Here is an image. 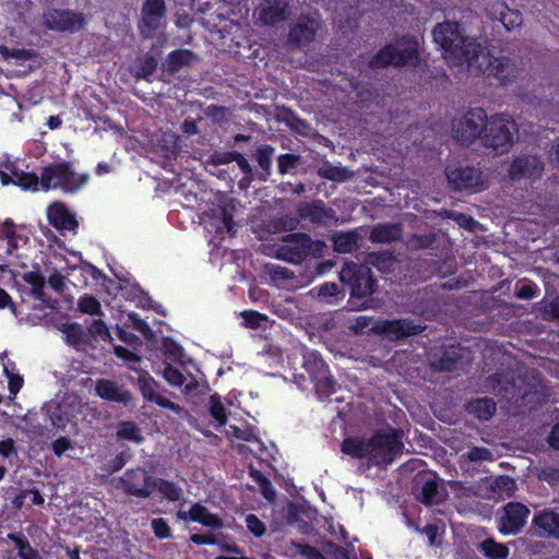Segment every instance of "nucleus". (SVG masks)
Wrapping results in <instances>:
<instances>
[{
    "label": "nucleus",
    "mask_w": 559,
    "mask_h": 559,
    "mask_svg": "<svg viewBox=\"0 0 559 559\" xmlns=\"http://www.w3.org/2000/svg\"><path fill=\"white\" fill-rule=\"evenodd\" d=\"M340 280L350 287L352 296L355 297L371 295L376 289L370 269L362 264L346 262L340 272Z\"/></svg>",
    "instance_id": "nucleus-9"
},
{
    "label": "nucleus",
    "mask_w": 559,
    "mask_h": 559,
    "mask_svg": "<svg viewBox=\"0 0 559 559\" xmlns=\"http://www.w3.org/2000/svg\"><path fill=\"white\" fill-rule=\"evenodd\" d=\"M0 238L7 240L9 252L17 247L14 223L10 218L0 223Z\"/></svg>",
    "instance_id": "nucleus-42"
},
{
    "label": "nucleus",
    "mask_w": 559,
    "mask_h": 559,
    "mask_svg": "<svg viewBox=\"0 0 559 559\" xmlns=\"http://www.w3.org/2000/svg\"><path fill=\"white\" fill-rule=\"evenodd\" d=\"M403 443L395 430L377 432L369 440L345 439L342 451L357 459H367L373 465L390 464L401 453Z\"/></svg>",
    "instance_id": "nucleus-3"
},
{
    "label": "nucleus",
    "mask_w": 559,
    "mask_h": 559,
    "mask_svg": "<svg viewBox=\"0 0 559 559\" xmlns=\"http://www.w3.org/2000/svg\"><path fill=\"white\" fill-rule=\"evenodd\" d=\"M319 27L320 22L317 16L302 15L292 27L288 35V41L296 46L307 45L313 39Z\"/></svg>",
    "instance_id": "nucleus-18"
},
{
    "label": "nucleus",
    "mask_w": 559,
    "mask_h": 559,
    "mask_svg": "<svg viewBox=\"0 0 559 559\" xmlns=\"http://www.w3.org/2000/svg\"><path fill=\"white\" fill-rule=\"evenodd\" d=\"M116 487L127 495L147 498L154 491V477L143 468L128 469L117 479Z\"/></svg>",
    "instance_id": "nucleus-11"
},
{
    "label": "nucleus",
    "mask_w": 559,
    "mask_h": 559,
    "mask_svg": "<svg viewBox=\"0 0 559 559\" xmlns=\"http://www.w3.org/2000/svg\"><path fill=\"white\" fill-rule=\"evenodd\" d=\"M540 311L545 319L559 320V297L551 301L543 300L540 302Z\"/></svg>",
    "instance_id": "nucleus-51"
},
{
    "label": "nucleus",
    "mask_w": 559,
    "mask_h": 559,
    "mask_svg": "<svg viewBox=\"0 0 559 559\" xmlns=\"http://www.w3.org/2000/svg\"><path fill=\"white\" fill-rule=\"evenodd\" d=\"M516 132V123L511 117L495 115L488 120L481 108L469 110L453 126L456 142L467 145L483 134L485 145L500 152L511 146Z\"/></svg>",
    "instance_id": "nucleus-2"
},
{
    "label": "nucleus",
    "mask_w": 559,
    "mask_h": 559,
    "mask_svg": "<svg viewBox=\"0 0 559 559\" xmlns=\"http://www.w3.org/2000/svg\"><path fill=\"white\" fill-rule=\"evenodd\" d=\"M151 526L155 536L159 539L168 538L171 535L168 523L162 518L153 519Z\"/></svg>",
    "instance_id": "nucleus-53"
},
{
    "label": "nucleus",
    "mask_w": 559,
    "mask_h": 559,
    "mask_svg": "<svg viewBox=\"0 0 559 559\" xmlns=\"http://www.w3.org/2000/svg\"><path fill=\"white\" fill-rule=\"evenodd\" d=\"M45 25L55 31H79L84 24L83 17L68 10H49L44 14Z\"/></svg>",
    "instance_id": "nucleus-15"
},
{
    "label": "nucleus",
    "mask_w": 559,
    "mask_h": 559,
    "mask_svg": "<svg viewBox=\"0 0 559 559\" xmlns=\"http://www.w3.org/2000/svg\"><path fill=\"white\" fill-rule=\"evenodd\" d=\"M419 488L418 499L426 504L439 503L443 499V493L439 489V484L435 475H423L417 480Z\"/></svg>",
    "instance_id": "nucleus-23"
},
{
    "label": "nucleus",
    "mask_w": 559,
    "mask_h": 559,
    "mask_svg": "<svg viewBox=\"0 0 559 559\" xmlns=\"http://www.w3.org/2000/svg\"><path fill=\"white\" fill-rule=\"evenodd\" d=\"M157 67V60L153 56H144L134 62V73L138 78H147Z\"/></svg>",
    "instance_id": "nucleus-41"
},
{
    "label": "nucleus",
    "mask_w": 559,
    "mask_h": 559,
    "mask_svg": "<svg viewBox=\"0 0 559 559\" xmlns=\"http://www.w3.org/2000/svg\"><path fill=\"white\" fill-rule=\"evenodd\" d=\"M163 377L173 386H181L185 381L183 374L170 365L165 366Z\"/></svg>",
    "instance_id": "nucleus-49"
},
{
    "label": "nucleus",
    "mask_w": 559,
    "mask_h": 559,
    "mask_svg": "<svg viewBox=\"0 0 559 559\" xmlns=\"http://www.w3.org/2000/svg\"><path fill=\"white\" fill-rule=\"evenodd\" d=\"M467 457L469 461H492V453L486 448L475 447L467 452Z\"/></svg>",
    "instance_id": "nucleus-55"
},
{
    "label": "nucleus",
    "mask_w": 559,
    "mask_h": 559,
    "mask_svg": "<svg viewBox=\"0 0 559 559\" xmlns=\"http://www.w3.org/2000/svg\"><path fill=\"white\" fill-rule=\"evenodd\" d=\"M15 453L14 441L7 439L0 441V481L4 478L7 468L5 463L8 459Z\"/></svg>",
    "instance_id": "nucleus-44"
},
{
    "label": "nucleus",
    "mask_w": 559,
    "mask_h": 559,
    "mask_svg": "<svg viewBox=\"0 0 559 559\" xmlns=\"http://www.w3.org/2000/svg\"><path fill=\"white\" fill-rule=\"evenodd\" d=\"M87 174L75 173L69 163L61 162L46 166L40 173V189L74 193L87 183Z\"/></svg>",
    "instance_id": "nucleus-4"
},
{
    "label": "nucleus",
    "mask_w": 559,
    "mask_h": 559,
    "mask_svg": "<svg viewBox=\"0 0 559 559\" xmlns=\"http://www.w3.org/2000/svg\"><path fill=\"white\" fill-rule=\"evenodd\" d=\"M227 435L233 438L251 442L253 447L250 449V451L257 455H262L264 445L262 441L257 437V432L253 428H240L237 426H229Z\"/></svg>",
    "instance_id": "nucleus-27"
},
{
    "label": "nucleus",
    "mask_w": 559,
    "mask_h": 559,
    "mask_svg": "<svg viewBox=\"0 0 559 559\" xmlns=\"http://www.w3.org/2000/svg\"><path fill=\"white\" fill-rule=\"evenodd\" d=\"M209 411L212 418L217 423V426L222 427L226 424L227 405L219 395H211L209 400Z\"/></svg>",
    "instance_id": "nucleus-36"
},
{
    "label": "nucleus",
    "mask_w": 559,
    "mask_h": 559,
    "mask_svg": "<svg viewBox=\"0 0 559 559\" xmlns=\"http://www.w3.org/2000/svg\"><path fill=\"white\" fill-rule=\"evenodd\" d=\"M534 524L546 534L559 537V514L554 511H542L534 516Z\"/></svg>",
    "instance_id": "nucleus-30"
},
{
    "label": "nucleus",
    "mask_w": 559,
    "mask_h": 559,
    "mask_svg": "<svg viewBox=\"0 0 559 559\" xmlns=\"http://www.w3.org/2000/svg\"><path fill=\"white\" fill-rule=\"evenodd\" d=\"M8 538L14 543L20 559H43L39 551L31 546L24 535L10 533Z\"/></svg>",
    "instance_id": "nucleus-34"
},
{
    "label": "nucleus",
    "mask_w": 559,
    "mask_h": 559,
    "mask_svg": "<svg viewBox=\"0 0 559 559\" xmlns=\"http://www.w3.org/2000/svg\"><path fill=\"white\" fill-rule=\"evenodd\" d=\"M148 12L156 13L158 15H164V0H146L143 7Z\"/></svg>",
    "instance_id": "nucleus-62"
},
{
    "label": "nucleus",
    "mask_w": 559,
    "mask_h": 559,
    "mask_svg": "<svg viewBox=\"0 0 559 559\" xmlns=\"http://www.w3.org/2000/svg\"><path fill=\"white\" fill-rule=\"evenodd\" d=\"M326 245L321 240H312L306 234H290L283 238L276 249V258L290 263H300L306 257H321Z\"/></svg>",
    "instance_id": "nucleus-5"
},
{
    "label": "nucleus",
    "mask_w": 559,
    "mask_h": 559,
    "mask_svg": "<svg viewBox=\"0 0 559 559\" xmlns=\"http://www.w3.org/2000/svg\"><path fill=\"white\" fill-rule=\"evenodd\" d=\"M451 217L461 226L466 229L473 230L477 225V222L473 219L471 216H467L462 213H453Z\"/></svg>",
    "instance_id": "nucleus-58"
},
{
    "label": "nucleus",
    "mask_w": 559,
    "mask_h": 559,
    "mask_svg": "<svg viewBox=\"0 0 559 559\" xmlns=\"http://www.w3.org/2000/svg\"><path fill=\"white\" fill-rule=\"evenodd\" d=\"M61 331L69 345L79 347L85 343L86 335L79 323L64 324Z\"/></svg>",
    "instance_id": "nucleus-38"
},
{
    "label": "nucleus",
    "mask_w": 559,
    "mask_h": 559,
    "mask_svg": "<svg viewBox=\"0 0 559 559\" xmlns=\"http://www.w3.org/2000/svg\"><path fill=\"white\" fill-rule=\"evenodd\" d=\"M299 160L298 156L290 154H283L278 157V170L281 174L292 173Z\"/></svg>",
    "instance_id": "nucleus-52"
},
{
    "label": "nucleus",
    "mask_w": 559,
    "mask_h": 559,
    "mask_svg": "<svg viewBox=\"0 0 559 559\" xmlns=\"http://www.w3.org/2000/svg\"><path fill=\"white\" fill-rule=\"evenodd\" d=\"M156 150L163 155L168 156L174 154L177 147V136L173 132H164L162 139L157 140Z\"/></svg>",
    "instance_id": "nucleus-45"
},
{
    "label": "nucleus",
    "mask_w": 559,
    "mask_h": 559,
    "mask_svg": "<svg viewBox=\"0 0 559 559\" xmlns=\"http://www.w3.org/2000/svg\"><path fill=\"white\" fill-rule=\"evenodd\" d=\"M177 518L182 521L198 522L204 526L218 528L222 521L218 516L210 513L203 506L195 503L189 510L180 509Z\"/></svg>",
    "instance_id": "nucleus-21"
},
{
    "label": "nucleus",
    "mask_w": 559,
    "mask_h": 559,
    "mask_svg": "<svg viewBox=\"0 0 559 559\" xmlns=\"http://www.w3.org/2000/svg\"><path fill=\"white\" fill-rule=\"evenodd\" d=\"M0 360L3 367V373L5 374L8 379V386L10 394L12 396H15L17 392L23 386V378L20 376V373L15 369V364L9 359H7V354L2 353L0 356Z\"/></svg>",
    "instance_id": "nucleus-29"
},
{
    "label": "nucleus",
    "mask_w": 559,
    "mask_h": 559,
    "mask_svg": "<svg viewBox=\"0 0 559 559\" xmlns=\"http://www.w3.org/2000/svg\"><path fill=\"white\" fill-rule=\"evenodd\" d=\"M335 251L350 253L358 247V234L356 231L336 233L332 237Z\"/></svg>",
    "instance_id": "nucleus-33"
},
{
    "label": "nucleus",
    "mask_w": 559,
    "mask_h": 559,
    "mask_svg": "<svg viewBox=\"0 0 559 559\" xmlns=\"http://www.w3.org/2000/svg\"><path fill=\"white\" fill-rule=\"evenodd\" d=\"M544 164L536 156L518 157L510 167V178L516 179H537L542 176Z\"/></svg>",
    "instance_id": "nucleus-19"
},
{
    "label": "nucleus",
    "mask_w": 559,
    "mask_h": 559,
    "mask_svg": "<svg viewBox=\"0 0 559 559\" xmlns=\"http://www.w3.org/2000/svg\"><path fill=\"white\" fill-rule=\"evenodd\" d=\"M84 404L82 399L73 393H67L61 399L48 402L44 409L51 425L56 428L63 429L82 413Z\"/></svg>",
    "instance_id": "nucleus-7"
},
{
    "label": "nucleus",
    "mask_w": 559,
    "mask_h": 559,
    "mask_svg": "<svg viewBox=\"0 0 559 559\" xmlns=\"http://www.w3.org/2000/svg\"><path fill=\"white\" fill-rule=\"evenodd\" d=\"M138 383L139 389L146 401L155 403L158 406L170 409L177 414L181 412V407L179 405L173 403L160 393L159 384L147 372L144 371L139 376Z\"/></svg>",
    "instance_id": "nucleus-17"
},
{
    "label": "nucleus",
    "mask_w": 559,
    "mask_h": 559,
    "mask_svg": "<svg viewBox=\"0 0 559 559\" xmlns=\"http://www.w3.org/2000/svg\"><path fill=\"white\" fill-rule=\"evenodd\" d=\"M376 330L390 340H399L417 334L421 328L408 320H388L378 322Z\"/></svg>",
    "instance_id": "nucleus-20"
},
{
    "label": "nucleus",
    "mask_w": 559,
    "mask_h": 559,
    "mask_svg": "<svg viewBox=\"0 0 559 559\" xmlns=\"http://www.w3.org/2000/svg\"><path fill=\"white\" fill-rule=\"evenodd\" d=\"M419 43L415 38L403 37L395 44H390L380 50L370 61L372 69L389 64H414L417 60Z\"/></svg>",
    "instance_id": "nucleus-6"
},
{
    "label": "nucleus",
    "mask_w": 559,
    "mask_h": 559,
    "mask_svg": "<svg viewBox=\"0 0 559 559\" xmlns=\"http://www.w3.org/2000/svg\"><path fill=\"white\" fill-rule=\"evenodd\" d=\"M95 389L97 395L104 400L124 404L131 400L128 391L122 390L116 382L109 380H98Z\"/></svg>",
    "instance_id": "nucleus-26"
},
{
    "label": "nucleus",
    "mask_w": 559,
    "mask_h": 559,
    "mask_svg": "<svg viewBox=\"0 0 559 559\" xmlns=\"http://www.w3.org/2000/svg\"><path fill=\"white\" fill-rule=\"evenodd\" d=\"M243 324L247 328L257 329L261 328L264 322L267 321V317L257 311H243L241 312Z\"/></svg>",
    "instance_id": "nucleus-48"
},
{
    "label": "nucleus",
    "mask_w": 559,
    "mask_h": 559,
    "mask_svg": "<svg viewBox=\"0 0 559 559\" xmlns=\"http://www.w3.org/2000/svg\"><path fill=\"white\" fill-rule=\"evenodd\" d=\"M162 17L163 15L152 13L151 11L148 12L143 8V17L141 26L142 34L146 37L151 36V33L159 26Z\"/></svg>",
    "instance_id": "nucleus-43"
},
{
    "label": "nucleus",
    "mask_w": 559,
    "mask_h": 559,
    "mask_svg": "<svg viewBox=\"0 0 559 559\" xmlns=\"http://www.w3.org/2000/svg\"><path fill=\"white\" fill-rule=\"evenodd\" d=\"M297 551L306 559H328L325 555L308 545L298 544Z\"/></svg>",
    "instance_id": "nucleus-56"
},
{
    "label": "nucleus",
    "mask_w": 559,
    "mask_h": 559,
    "mask_svg": "<svg viewBox=\"0 0 559 559\" xmlns=\"http://www.w3.org/2000/svg\"><path fill=\"white\" fill-rule=\"evenodd\" d=\"M401 235L400 224H379L372 228L370 239L373 242H391L399 239Z\"/></svg>",
    "instance_id": "nucleus-28"
},
{
    "label": "nucleus",
    "mask_w": 559,
    "mask_h": 559,
    "mask_svg": "<svg viewBox=\"0 0 559 559\" xmlns=\"http://www.w3.org/2000/svg\"><path fill=\"white\" fill-rule=\"evenodd\" d=\"M304 367L314 383L317 394L323 399L335 391V381L329 373V368L318 352H304Z\"/></svg>",
    "instance_id": "nucleus-8"
},
{
    "label": "nucleus",
    "mask_w": 559,
    "mask_h": 559,
    "mask_svg": "<svg viewBox=\"0 0 559 559\" xmlns=\"http://www.w3.org/2000/svg\"><path fill=\"white\" fill-rule=\"evenodd\" d=\"M90 332L93 335H98L104 338L109 337V333L107 330L106 324L100 320H94L93 323L90 326Z\"/></svg>",
    "instance_id": "nucleus-61"
},
{
    "label": "nucleus",
    "mask_w": 559,
    "mask_h": 559,
    "mask_svg": "<svg viewBox=\"0 0 559 559\" xmlns=\"http://www.w3.org/2000/svg\"><path fill=\"white\" fill-rule=\"evenodd\" d=\"M537 292V286L530 281H520L516 284L515 295L520 299H532Z\"/></svg>",
    "instance_id": "nucleus-50"
},
{
    "label": "nucleus",
    "mask_w": 559,
    "mask_h": 559,
    "mask_svg": "<svg viewBox=\"0 0 559 559\" xmlns=\"http://www.w3.org/2000/svg\"><path fill=\"white\" fill-rule=\"evenodd\" d=\"M325 556L328 559H348L347 551L334 544H328L325 547Z\"/></svg>",
    "instance_id": "nucleus-57"
},
{
    "label": "nucleus",
    "mask_w": 559,
    "mask_h": 559,
    "mask_svg": "<svg viewBox=\"0 0 559 559\" xmlns=\"http://www.w3.org/2000/svg\"><path fill=\"white\" fill-rule=\"evenodd\" d=\"M194 56L189 50H177L169 53L167 64L170 71H178L182 66L189 64Z\"/></svg>",
    "instance_id": "nucleus-40"
},
{
    "label": "nucleus",
    "mask_w": 559,
    "mask_h": 559,
    "mask_svg": "<svg viewBox=\"0 0 559 559\" xmlns=\"http://www.w3.org/2000/svg\"><path fill=\"white\" fill-rule=\"evenodd\" d=\"M466 409L469 414L475 415L480 420H488L496 412V404L491 399H477L471 401Z\"/></svg>",
    "instance_id": "nucleus-32"
},
{
    "label": "nucleus",
    "mask_w": 559,
    "mask_h": 559,
    "mask_svg": "<svg viewBox=\"0 0 559 559\" xmlns=\"http://www.w3.org/2000/svg\"><path fill=\"white\" fill-rule=\"evenodd\" d=\"M52 451L57 456H61L67 450L71 448L69 438L61 437L52 442Z\"/></svg>",
    "instance_id": "nucleus-59"
},
{
    "label": "nucleus",
    "mask_w": 559,
    "mask_h": 559,
    "mask_svg": "<svg viewBox=\"0 0 559 559\" xmlns=\"http://www.w3.org/2000/svg\"><path fill=\"white\" fill-rule=\"evenodd\" d=\"M254 14L262 24L274 26L286 21L290 16V11L285 0H263Z\"/></svg>",
    "instance_id": "nucleus-16"
},
{
    "label": "nucleus",
    "mask_w": 559,
    "mask_h": 559,
    "mask_svg": "<svg viewBox=\"0 0 559 559\" xmlns=\"http://www.w3.org/2000/svg\"><path fill=\"white\" fill-rule=\"evenodd\" d=\"M445 176L450 186L457 191L479 192L486 188L483 174L474 167L448 166Z\"/></svg>",
    "instance_id": "nucleus-10"
},
{
    "label": "nucleus",
    "mask_w": 559,
    "mask_h": 559,
    "mask_svg": "<svg viewBox=\"0 0 559 559\" xmlns=\"http://www.w3.org/2000/svg\"><path fill=\"white\" fill-rule=\"evenodd\" d=\"M298 215L311 223H325L334 217V212L324 206L322 201L302 202L297 207Z\"/></svg>",
    "instance_id": "nucleus-22"
},
{
    "label": "nucleus",
    "mask_w": 559,
    "mask_h": 559,
    "mask_svg": "<svg viewBox=\"0 0 559 559\" xmlns=\"http://www.w3.org/2000/svg\"><path fill=\"white\" fill-rule=\"evenodd\" d=\"M48 284L55 290L60 292L64 287V277L60 273L55 272L49 276Z\"/></svg>",
    "instance_id": "nucleus-64"
},
{
    "label": "nucleus",
    "mask_w": 559,
    "mask_h": 559,
    "mask_svg": "<svg viewBox=\"0 0 559 559\" xmlns=\"http://www.w3.org/2000/svg\"><path fill=\"white\" fill-rule=\"evenodd\" d=\"M274 153V148L270 145H262L257 150L255 158L259 166L269 171L271 167V157Z\"/></svg>",
    "instance_id": "nucleus-47"
},
{
    "label": "nucleus",
    "mask_w": 559,
    "mask_h": 559,
    "mask_svg": "<svg viewBox=\"0 0 559 559\" xmlns=\"http://www.w3.org/2000/svg\"><path fill=\"white\" fill-rule=\"evenodd\" d=\"M479 550L488 559H504L509 556L507 545L497 543L492 538H487L479 544Z\"/></svg>",
    "instance_id": "nucleus-35"
},
{
    "label": "nucleus",
    "mask_w": 559,
    "mask_h": 559,
    "mask_svg": "<svg viewBox=\"0 0 559 559\" xmlns=\"http://www.w3.org/2000/svg\"><path fill=\"white\" fill-rule=\"evenodd\" d=\"M530 510L526 506L519 502H509L500 518L499 531L503 535H515L525 525Z\"/></svg>",
    "instance_id": "nucleus-14"
},
{
    "label": "nucleus",
    "mask_w": 559,
    "mask_h": 559,
    "mask_svg": "<svg viewBox=\"0 0 559 559\" xmlns=\"http://www.w3.org/2000/svg\"><path fill=\"white\" fill-rule=\"evenodd\" d=\"M47 218L49 224L55 227L63 237L75 236L79 229V221L75 213L63 202H53L47 207Z\"/></svg>",
    "instance_id": "nucleus-12"
},
{
    "label": "nucleus",
    "mask_w": 559,
    "mask_h": 559,
    "mask_svg": "<svg viewBox=\"0 0 559 559\" xmlns=\"http://www.w3.org/2000/svg\"><path fill=\"white\" fill-rule=\"evenodd\" d=\"M495 17L499 20L507 29H512L522 24V14L512 10L506 3H498L495 8Z\"/></svg>",
    "instance_id": "nucleus-31"
},
{
    "label": "nucleus",
    "mask_w": 559,
    "mask_h": 559,
    "mask_svg": "<svg viewBox=\"0 0 559 559\" xmlns=\"http://www.w3.org/2000/svg\"><path fill=\"white\" fill-rule=\"evenodd\" d=\"M79 309L84 313L94 316L100 312V304L95 297L85 295L79 300Z\"/></svg>",
    "instance_id": "nucleus-46"
},
{
    "label": "nucleus",
    "mask_w": 559,
    "mask_h": 559,
    "mask_svg": "<svg viewBox=\"0 0 559 559\" xmlns=\"http://www.w3.org/2000/svg\"><path fill=\"white\" fill-rule=\"evenodd\" d=\"M45 278L37 272L31 271L23 275L21 284L22 298H31L34 300H44Z\"/></svg>",
    "instance_id": "nucleus-24"
},
{
    "label": "nucleus",
    "mask_w": 559,
    "mask_h": 559,
    "mask_svg": "<svg viewBox=\"0 0 559 559\" xmlns=\"http://www.w3.org/2000/svg\"><path fill=\"white\" fill-rule=\"evenodd\" d=\"M432 36L449 64L465 67L471 71L493 76L501 84L518 76L519 70L513 61L508 58H493L489 53H485L479 43L463 34L459 23H440L433 28Z\"/></svg>",
    "instance_id": "nucleus-1"
},
{
    "label": "nucleus",
    "mask_w": 559,
    "mask_h": 559,
    "mask_svg": "<svg viewBox=\"0 0 559 559\" xmlns=\"http://www.w3.org/2000/svg\"><path fill=\"white\" fill-rule=\"evenodd\" d=\"M0 177L3 185L13 183L24 190L37 191L40 189V177L34 173L23 170H12L11 176H7L0 170Z\"/></svg>",
    "instance_id": "nucleus-25"
},
{
    "label": "nucleus",
    "mask_w": 559,
    "mask_h": 559,
    "mask_svg": "<svg viewBox=\"0 0 559 559\" xmlns=\"http://www.w3.org/2000/svg\"><path fill=\"white\" fill-rule=\"evenodd\" d=\"M129 319L131 320L133 328L145 336L152 333L148 324L144 320L140 319L135 313H130Z\"/></svg>",
    "instance_id": "nucleus-60"
},
{
    "label": "nucleus",
    "mask_w": 559,
    "mask_h": 559,
    "mask_svg": "<svg viewBox=\"0 0 559 559\" xmlns=\"http://www.w3.org/2000/svg\"><path fill=\"white\" fill-rule=\"evenodd\" d=\"M233 160L236 162V164L238 165V167L241 169V171L245 175L251 174V166H250L248 159L242 154L234 153Z\"/></svg>",
    "instance_id": "nucleus-63"
},
{
    "label": "nucleus",
    "mask_w": 559,
    "mask_h": 559,
    "mask_svg": "<svg viewBox=\"0 0 559 559\" xmlns=\"http://www.w3.org/2000/svg\"><path fill=\"white\" fill-rule=\"evenodd\" d=\"M246 524L248 530L255 536L261 537L265 533L264 523L254 514L246 516Z\"/></svg>",
    "instance_id": "nucleus-54"
},
{
    "label": "nucleus",
    "mask_w": 559,
    "mask_h": 559,
    "mask_svg": "<svg viewBox=\"0 0 559 559\" xmlns=\"http://www.w3.org/2000/svg\"><path fill=\"white\" fill-rule=\"evenodd\" d=\"M234 207L230 204L218 205L211 210L207 219L204 221L205 229L215 233L221 239L225 235L234 236L236 234V224L233 217Z\"/></svg>",
    "instance_id": "nucleus-13"
},
{
    "label": "nucleus",
    "mask_w": 559,
    "mask_h": 559,
    "mask_svg": "<svg viewBox=\"0 0 559 559\" xmlns=\"http://www.w3.org/2000/svg\"><path fill=\"white\" fill-rule=\"evenodd\" d=\"M155 489L169 501H178L182 496V489L179 486L160 478H154V490Z\"/></svg>",
    "instance_id": "nucleus-37"
},
{
    "label": "nucleus",
    "mask_w": 559,
    "mask_h": 559,
    "mask_svg": "<svg viewBox=\"0 0 559 559\" xmlns=\"http://www.w3.org/2000/svg\"><path fill=\"white\" fill-rule=\"evenodd\" d=\"M117 436L119 439L129 440L135 443L143 441V436L136 424L132 421H121L117 426Z\"/></svg>",
    "instance_id": "nucleus-39"
}]
</instances>
